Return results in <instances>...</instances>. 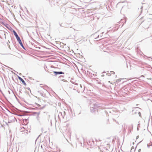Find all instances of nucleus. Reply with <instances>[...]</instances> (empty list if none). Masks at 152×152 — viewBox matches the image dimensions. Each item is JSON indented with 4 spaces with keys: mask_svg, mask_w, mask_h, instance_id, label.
<instances>
[{
    "mask_svg": "<svg viewBox=\"0 0 152 152\" xmlns=\"http://www.w3.org/2000/svg\"><path fill=\"white\" fill-rule=\"evenodd\" d=\"M53 73L56 74V75L57 74H64V73L62 72H56L54 71Z\"/></svg>",
    "mask_w": 152,
    "mask_h": 152,
    "instance_id": "obj_2",
    "label": "nucleus"
},
{
    "mask_svg": "<svg viewBox=\"0 0 152 152\" xmlns=\"http://www.w3.org/2000/svg\"><path fill=\"white\" fill-rule=\"evenodd\" d=\"M18 78L21 81H22V82L25 85H26V83L25 82V81L22 78H21V77H18Z\"/></svg>",
    "mask_w": 152,
    "mask_h": 152,
    "instance_id": "obj_3",
    "label": "nucleus"
},
{
    "mask_svg": "<svg viewBox=\"0 0 152 152\" xmlns=\"http://www.w3.org/2000/svg\"><path fill=\"white\" fill-rule=\"evenodd\" d=\"M14 34L15 36L16 37V38L18 40V42L19 43H20L21 45H22V42L20 39V38L18 37V34H17V33L15 31H14Z\"/></svg>",
    "mask_w": 152,
    "mask_h": 152,
    "instance_id": "obj_1",
    "label": "nucleus"
},
{
    "mask_svg": "<svg viewBox=\"0 0 152 152\" xmlns=\"http://www.w3.org/2000/svg\"><path fill=\"white\" fill-rule=\"evenodd\" d=\"M68 125H68V124H67L66 126H68Z\"/></svg>",
    "mask_w": 152,
    "mask_h": 152,
    "instance_id": "obj_5",
    "label": "nucleus"
},
{
    "mask_svg": "<svg viewBox=\"0 0 152 152\" xmlns=\"http://www.w3.org/2000/svg\"><path fill=\"white\" fill-rule=\"evenodd\" d=\"M93 36L95 39H96L99 37V35L98 34L95 33L94 34Z\"/></svg>",
    "mask_w": 152,
    "mask_h": 152,
    "instance_id": "obj_4",
    "label": "nucleus"
}]
</instances>
